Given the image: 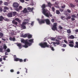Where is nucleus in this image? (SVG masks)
<instances>
[{
  "mask_svg": "<svg viewBox=\"0 0 78 78\" xmlns=\"http://www.w3.org/2000/svg\"><path fill=\"white\" fill-rule=\"evenodd\" d=\"M10 72H14V70L12 69L10 70Z\"/></svg>",
  "mask_w": 78,
  "mask_h": 78,
  "instance_id": "62",
  "label": "nucleus"
},
{
  "mask_svg": "<svg viewBox=\"0 0 78 78\" xmlns=\"http://www.w3.org/2000/svg\"><path fill=\"white\" fill-rule=\"evenodd\" d=\"M55 43V42H53L52 43H51V44H53L54 47H56V44H54Z\"/></svg>",
  "mask_w": 78,
  "mask_h": 78,
  "instance_id": "42",
  "label": "nucleus"
},
{
  "mask_svg": "<svg viewBox=\"0 0 78 78\" xmlns=\"http://www.w3.org/2000/svg\"><path fill=\"white\" fill-rule=\"evenodd\" d=\"M64 42L65 43H66V44H67L68 43V42H67V41L66 40H64Z\"/></svg>",
  "mask_w": 78,
  "mask_h": 78,
  "instance_id": "50",
  "label": "nucleus"
},
{
  "mask_svg": "<svg viewBox=\"0 0 78 78\" xmlns=\"http://www.w3.org/2000/svg\"><path fill=\"white\" fill-rule=\"evenodd\" d=\"M4 20L5 21H9V19H8V18H5L4 19Z\"/></svg>",
  "mask_w": 78,
  "mask_h": 78,
  "instance_id": "37",
  "label": "nucleus"
},
{
  "mask_svg": "<svg viewBox=\"0 0 78 78\" xmlns=\"http://www.w3.org/2000/svg\"><path fill=\"white\" fill-rule=\"evenodd\" d=\"M21 42L25 44V45L23 46L25 48H27L29 46H30L33 43H34V39H30L28 40L27 39L26 40H22Z\"/></svg>",
  "mask_w": 78,
  "mask_h": 78,
  "instance_id": "1",
  "label": "nucleus"
},
{
  "mask_svg": "<svg viewBox=\"0 0 78 78\" xmlns=\"http://www.w3.org/2000/svg\"><path fill=\"white\" fill-rule=\"evenodd\" d=\"M28 23V22L27 23L26 22H23L22 23V25H25L26 24H27V23Z\"/></svg>",
  "mask_w": 78,
  "mask_h": 78,
  "instance_id": "47",
  "label": "nucleus"
},
{
  "mask_svg": "<svg viewBox=\"0 0 78 78\" xmlns=\"http://www.w3.org/2000/svg\"><path fill=\"white\" fill-rule=\"evenodd\" d=\"M66 19V20H68L69 19H71V16H68Z\"/></svg>",
  "mask_w": 78,
  "mask_h": 78,
  "instance_id": "34",
  "label": "nucleus"
},
{
  "mask_svg": "<svg viewBox=\"0 0 78 78\" xmlns=\"http://www.w3.org/2000/svg\"><path fill=\"white\" fill-rule=\"evenodd\" d=\"M6 48H7V46L6 45H4L3 46V49L4 50H6Z\"/></svg>",
  "mask_w": 78,
  "mask_h": 78,
  "instance_id": "28",
  "label": "nucleus"
},
{
  "mask_svg": "<svg viewBox=\"0 0 78 78\" xmlns=\"http://www.w3.org/2000/svg\"><path fill=\"white\" fill-rule=\"evenodd\" d=\"M3 48H0V52H3Z\"/></svg>",
  "mask_w": 78,
  "mask_h": 78,
  "instance_id": "44",
  "label": "nucleus"
},
{
  "mask_svg": "<svg viewBox=\"0 0 78 78\" xmlns=\"http://www.w3.org/2000/svg\"><path fill=\"white\" fill-rule=\"evenodd\" d=\"M34 24V23L33 22H32V23H31V25L33 26V25Z\"/></svg>",
  "mask_w": 78,
  "mask_h": 78,
  "instance_id": "63",
  "label": "nucleus"
},
{
  "mask_svg": "<svg viewBox=\"0 0 78 78\" xmlns=\"http://www.w3.org/2000/svg\"><path fill=\"white\" fill-rule=\"evenodd\" d=\"M27 9L28 11H28V12H32L33 9H34V8L32 7V8H31L30 7H28L27 8Z\"/></svg>",
  "mask_w": 78,
  "mask_h": 78,
  "instance_id": "9",
  "label": "nucleus"
},
{
  "mask_svg": "<svg viewBox=\"0 0 78 78\" xmlns=\"http://www.w3.org/2000/svg\"><path fill=\"white\" fill-rule=\"evenodd\" d=\"M60 11H61V12H63V11H64V10L62 9H60Z\"/></svg>",
  "mask_w": 78,
  "mask_h": 78,
  "instance_id": "55",
  "label": "nucleus"
},
{
  "mask_svg": "<svg viewBox=\"0 0 78 78\" xmlns=\"http://www.w3.org/2000/svg\"><path fill=\"white\" fill-rule=\"evenodd\" d=\"M8 53H7V52H5V55H8Z\"/></svg>",
  "mask_w": 78,
  "mask_h": 78,
  "instance_id": "60",
  "label": "nucleus"
},
{
  "mask_svg": "<svg viewBox=\"0 0 78 78\" xmlns=\"http://www.w3.org/2000/svg\"><path fill=\"white\" fill-rule=\"evenodd\" d=\"M51 21L53 23V22H55V20L54 19H52V20H51Z\"/></svg>",
  "mask_w": 78,
  "mask_h": 78,
  "instance_id": "52",
  "label": "nucleus"
},
{
  "mask_svg": "<svg viewBox=\"0 0 78 78\" xmlns=\"http://www.w3.org/2000/svg\"><path fill=\"white\" fill-rule=\"evenodd\" d=\"M59 28L60 30H62V27L61 26H59Z\"/></svg>",
  "mask_w": 78,
  "mask_h": 78,
  "instance_id": "56",
  "label": "nucleus"
},
{
  "mask_svg": "<svg viewBox=\"0 0 78 78\" xmlns=\"http://www.w3.org/2000/svg\"><path fill=\"white\" fill-rule=\"evenodd\" d=\"M12 23L13 24H14V25H16V26H17L18 24L17 22V21H16L15 20H13V21H12Z\"/></svg>",
  "mask_w": 78,
  "mask_h": 78,
  "instance_id": "13",
  "label": "nucleus"
},
{
  "mask_svg": "<svg viewBox=\"0 0 78 78\" xmlns=\"http://www.w3.org/2000/svg\"><path fill=\"white\" fill-rule=\"evenodd\" d=\"M27 37L28 39H30V38H32V35L27 34Z\"/></svg>",
  "mask_w": 78,
  "mask_h": 78,
  "instance_id": "20",
  "label": "nucleus"
},
{
  "mask_svg": "<svg viewBox=\"0 0 78 78\" xmlns=\"http://www.w3.org/2000/svg\"><path fill=\"white\" fill-rule=\"evenodd\" d=\"M19 61H20V62H23V60H22V59L19 58Z\"/></svg>",
  "mask_w": 78,
  "mask_h": 78,
  "instance_id": "43",
  "label": "nucleus"
},
{
  "mask_svg": "<svg viewBox=\"0 0 78 78\" xmlns=\"http://www.w3.org/2000/svg\"><path fill=\"white\" fill-rule=\"evenodd\" d=\"M71 17H73V18H75L76 17V16L74 15H71Z\"/></svg>",
  "mask_w": 78,
  "mask_h": 78,
  "instance_id": "41",
  "label": "nucleus"
},
{
  "mask_svg": "<svg viewBox=\"0 0 78 78\" xmlns=\"http://www.w3.org/2000/svg\"><path fill=\"white\" fill-rule=\"evenodd\" d=\"M59 3H58V2H55V5H58Z\"/></svg>",
  "mask_w": 78,
  "mask_h": 78,
  "instance_id": "53",
  "label": "nucleus"
},
{
  "mask_svg": "<svg viewBox=\"0 0 78 78\" xmlns=\"http://www.w3.org/2000/svg\"><path fill=\"white\" fill-rule=\"evenodd\" d=\"M39 45L42 48H45V47L48 48L49 47V45H48L46 42H44L43 43H41Z\"/></svg>",
  "mask_w": 78,
  "mask_h": 78,
  "instance_id": "3",
  "label": "nucleus"
},
{
  "mask_svg": "<svg viewBox=\"0 0 78 78\" xmlns=\"http://www.w3.org/2000/svg\"><path fill=\"white\" fill-rule=\"evenodd\" d=\"M43 14H44V16H46V17H48V18L50 17V16H49V13H48V12H47L46 10L43 11Z\"/></svg>",
  "mask_w": 78,
  "mask_h": 78,
  "instance_id": "5",
  "label": "nucleus"
},
{
  "mask_svg": "<svg viewBox=\"0 0 78 78\" xmlns=\"http://www.w3.org/2000/svg\"><path fill=\"white\" fill-rule=\"evenodd\" d=\"M4 9H5V10H8V9H9V8L6 6H4Z\"/></svg>",
  "mask_w": 78,
  "mask_h": 78,
  "instance_id": "32",
  "label": "nucleus"
},
{
  "mask_svg": "<svg viewBox=\"0 0 78 78\" xmlns=\"http://www.w3.org/2000/svg\"><path fill=\"white\" fill-rule=\"evenodd\" d=\"M4 17L3 16H0V21H3V20H4Z\"/></svg>",
  "mask_w": 78,
  "mask_h": 78,
  "instance_id": "19",
  "label": "nucleus"
},
{
  "mask_svg": "<svg viewBox=\"0 0 78 78\" xmlns=\"http://www.w3.org/2000/svg\"><path fill=\"white\" fill-rule=\"evenodd\" d=\"M20 2L21 3H24L25 2V0H20Z\"/></svg>",
  "mask_w": 78,
  "mask_h": 78,
  "instance_id": "46",
  "label": "nucleus"
},
{
  "mask_svg": "<svg viewBox=\"0 0 78 78\" xmlns=\"http://www.w3.org/2000/svg\"><path fill=\"white\" fill-rule=\"evenodd\" d=\"M68 37V39H73L75 38V37L72 35Z\"/></svg>",
  "mask_w": 78,
  "mask_h": 78,
  "instance_id": "12",
  "label": "nucleus"
},
{
  "mask_svg": "<svg viewBox=\"0 0 78 78\" xmlns=\"http://www.w3.org/2000/svg\"><path fill=\"white\" fill-rule=\"evenodd\" d=\"M51 41H55V39L53 38H51Z\"/></svg>",
  "mask_w": 78,
  "mask_h": 78,
  "instance_id": "54",
  "label": "nucleus"
},
{
  "mask_svg": "<svg viewBox=\"0 0 78 78\" xmlns=\"http://www.w3.org/2000/svg\"><path fill=\"white\" fill-rule=\"evenodd\" d=\"M75 20V18H71V20H72V21H74Z\"/></svg>",
  "mask_w": 78,
  "mask_h": 78,
  "instance_id": "58",
  "label": "nucleus"
},
{
  "mask_svg": "<svg viewBox=\"0 0 78 78\" xmlns=\"http://www.w3.org/2000/svg\"><path fill=\"white\" fill-rule=\"evenodd\" d=\"M48 5L49 7H50V8H51V6L53 5L51 4L50 2H48Z\"/></svg>",
  "mask_w": 78,
  "mask_h": 78,
  "instance_id": "21",
  "label": "nucleus"
},
{
  "mask_svg": "<svg viewBox=\"0 0 78 78\" xmlns=\"http://www.w3.org/2000/svg\"><path fill=\"white\" fill-rule=\"evenodd\" d=\"M49 16L50 17H52L53 16L51 14H50V13H49Z\"/></svg>",
  "mask_w": 78,
  "mask_h": 78,
  "instance_id": "57",
  "label": "nucleus"
},
{
  "mask_svg": "<svg viewBox=\"0 0 78 78\" xmlns=\"http://www.w3.org/2000/svg\"><path fill=\"white\" fill-rule=\"evenodd\" d=\"M52 10L53 12H55V8L54 7H52Z\"/></svg>",
  "mask_w": 78,
  "mask_h": 78,
  "instance_id": "38",
  "label": "nucleus"
},
{
  "mask_svg": "<svg viewBox=\"0 0 78 78\" xmlns=\"http://www.w3.org/2000/svg\"><path fill=\"white\" fill-rule=\"evenodd\" d=\"M67 33L69 34L71 33V31L70 29H69L67 30Z\"/></svg>",
  "mask_w": 78,
  "mask_h": 78,
  "instance_id": "35",
  "label": "nucleus"
},
{
  "mask_svg": "<svg viewBox=\"0 0 78 78\" xmlns=\"http://www.w3.org/2000/svg\"><path fill=\"white\" fill-rule=\"evenodd\" d=\"M21 27L23 28V29H26V27L23 24H21Z\"/></svg>",
  "mask_w": 78,
  "mask_h": 78,
  "instance_id": "23",
  "label": "nucleus"
},
{
  "mask_svg": "<svg viewBox=\"0 0 78 78\" xmlns=\"http://www.w3.org/2000/svg\"><path fill=\"white\" fill-rule=\"evenodd\" d=\"M41 8H42V10L43 11V12L46 11V10L45 9V8H46V6L45 4H43L42 5Z\"/></svg>",
  "mask_w": 78,
  "mask_h": 78,
  "instance_id": "8",
  "label": "nucleus"
},
{
  "mask_svg": "<svg viewBox=\"0 0 78 78\" xmlns=\"http://www.w3.org/2000/svg\"><path fill=\"white\" fill-rule=\"evenodd\" d=\"M2 3H3V2H2V1L0 0V5H1L2 4Z\"/></svg>",
  "mask_w": 78,
  "mask_h": 78,
  "instance_id": "61",
  "label": "nucleus"
},
{
  "mask_svg": "<svg viewBox=\"0 0 78 78\" xmlns=\"http://www.w3.org/2000/svg\"><path fill=\"white\" fill-rule=\"evenodd\" d=\"M0 11L1 12H2L3 11V9L2 7H0Z\"/></svg>",
  "mask_w": 78,
  "mask_h": 78,
  "instance_id": "49",
  "label": "nucleus"
},
{
  "mask_svg": "<svg viewBox=\"0 0 78 78\" xmlns=\"http://www.w3.org/2000/svg\"><path fill=\"white\" fill-rule=\"evenodd\" d=\"M6 51L8 53H9V52L10 51V49L9 48H8L6 50Z\"/></svg>",
  "mask_w": 78,
  "mask_h": 78,
  "instance_id": "39",
  "label": "nucleus"
},
{
  "mask_svg": "<svg viewBox=\"0 0 78 78\" xmlns=\"http://www.w3.org/2000/svg\"><path fill=\"white\" fill-rule=\"evenodd\" d=\"M38 21L40 24H42L43 23H45V19H38Z\"/></svg>",
  "mask_w": 78,
  "mask_h": 78,
  "instance_id": "6",
  "label": "nucleus"
},
{
  "mask_svg": "<svg viewBox=\"0 0 78 78\" xmlns=\"http://www.w3.org/2000/svg\"><path fill=\"white\" fill-rule=\"evenodd\" d=\"M63 47L64 48L66 47H67V45H66V44H64L63 45Z\"/></svg>",
  "mask_w": 78,
  "mask_h": 78,
  "instance_id": "48",
  "label": "nucleus"
},
{
  "mask_svg": "<svg viewBox=\"0 0 78 78\" xmlns=\"http://www.w3.org/2000/svg\"><path fill=\"white\" fill-rule=\"evenodd\" d=\"M45 22L47 25H50V21L49 19H45Z\"/></svg>",
  "mask_w": 78,
  "mask_h": 78,
  "instance_id": "7",
  "label": "nucleus"
},
{
  "mask_svg": "<svg viewBox=\"0 0 78 78\" xmlns=\"http://www.w3.org/2000/svg\"><path fill=\"white\" fill-rule=\"evenodd\" d=\"M15 20L17 21L18 23H20V22H21V20L18 18H15Z\"/></svg>",
  "mask_w": 78,
  "mask_h": 78,
  "instance_id": "15",
  "label": "nucleus"
},
{
  "mask_svg": "<svg viewBox=\"0 0 78 78\" xmlns=\"http://www.w3.org/2000/svg\"><path fill=\"white\" fill-rule=\"evenodd\" d=\"M52 30L55 31L57 29V23H54L53 25L51 28Z\"/></svg>",
  "mask_w": 78,
  "mask_h": 78,
  "instance_id": "4",
  "label": "nucleus"
},
{
  "mask_svg": "<svg viewBox=\"0 0 78 78\" xmlns=\"http://www.w3.org/2000/svg\"><path fill=\"white\" fill-rule=\"evenodd\" d=\"M75 1L76 3H78V0H75Z\"/></svg>",
  "mask_w": 78,
  "mask_h": 78,
  "instance_id": "64",
  "label": "nucleus"
},
{
  "mask_svg": "<svg viewBox=\"0 0 78 78\" xmlns=\"http://www.w3.org/2000/svg\"><path fill=\"white\" fill-rule=\"evenodd\" d=\"M23 13H27V12H28V11L27 8H25L23 10Z\"/></svg>",
  "mask_w": 78,
  "mask_h": 78,
  "instance_id": "14",
  "label": "nucleus"
},
{
  "mask_svg": "<svg viewBox=\"0 0 78 78\" xmlns=\"http://www.w3.org/2000/svg\"><path fill=\"white\" fill-rule=\"evenodd\" d=\"M17 45L19 48L20 49H21L22 46V44L21 43H17Z\"/></svg>",
  "mask_w": 78,
  "mask_h": 78,
  "instance_id": "11",
  "label": "nucleus"
},
{
  "mask_svg": "<svg viewBox=\"0 0 78 78\" xmlns=\"http://www.w3.org/2000/svg\"><path fill=\"white\" fill-rule=\"evenodd\" d=\"M6 10L5 9H4L3 10V12H6Z\"/></svg>",
  "mask_w": 78,
  "mask_h": 78,
  "instance_id": "59",
  "label": "nucleus"
},
{
  "mask_svg": "<svg viewBox=\"0 0 78 78\" xmlns=\"http://www.w3.org/2000/svg\"><path fill=\"white\" fill-rule=\"evenodd\" d=\"M48 48H51V50L52 51H54L55 50V49H54V48L53 47H51V46L49 45Z\"/></svg>",
  "mask_w": 78,
  "mask_h": 78,
  "instance_id": "26",
  "label": "nucleus"
},
{
  "mask_svg": "<svg viewBox=\"0 0 78 78\" xmlns=\"http://www.w3.org/2000/svg\"><path fill=\"white\" fill-rule=\"evenodd\" d=\"M66 7V6L65 5H62L61 6L62 8H65Z\"/></svg>",
  "mask_w": 78,
  "mask_h": 78,
  "instance_id": "51",
  "label": "nucleus"
},
{
  "mask_svg": "<svg viewBox=\"0 0 78 78\" xmlns=\"http://www.w3.org/2000/svg\"><path fill=\"white\" fill-rule=\"evenodd\" d=\"M76 45H75V46H74V48H78V42L76 41Z\"/></svg>",
  "mask_w": 78,
  "mask_h": 78,
  "instance_id": "18",
  "label": "nucleus"
},
{
  "mask_svg": "<svg viewBox=\"0 0 78 78\" xmlns=\"http://www.w3.org/2000/svg\"><path fill=\"white\" fill-rule=\"evenodd\" d=\"M13 16H15L17 14V12H12Z\"/></svg>",
  "mask_w": 78,
  "mask_h": 78,
  "instance_id": "27",
  "label": "nucleus"
},
{
  "mask_svg": "<svg viewBox=\"0 0 78 78\" xmlns=\"http://www.w3.org/2000/svg\"><path fill=\"white\" fill-rule=\"evenodd\" d=\"M68 42L69 44H74V42H73V40H68Z\"/></svg>",
  "mask_w": 78,
  "mask_h": 78,
  "instance_id": "17",
  "label": "nucleus"
},
{
  "mask_svg": "<svg viewBox=\"0 0 78 78\" xmlns=\"http://www.w3.org/2000/svg\"><path fill=\"white\" fill-rule=\"evenodd\" d=\"M70 6L71 8H75V5L72 4H70Z\"/></svg>",
  "mask_w": 78,
  "mask_h": 78,
  "instance_id": "31",
  "label": "nucleus"
},
{
  "mask_svg": "<svg viewBox=\"0 0 78 78\" xmlns=\"http://www.w3.org/2000/svg\"><path fill=\"white\" fill-rule=\"evenodd\" d=\"M69 47H73L74 46V45L73 44H69Z\"/></svg>",
  "mask_w": 78,
  "mask_h": 78,
  "instance_id": "33",
  "label": "nucleus"
},
{
  "mask_svg": "<svg viewBox=\"0 0 78 78\" xmlns=\"http://www.w3.org/2000/svg\"><path fill=\"white\" fill-rule=\"evenodd\" d=\"M57 41V42H55L54 43V44H57V45H59V44H60V43L59 42V40H56Z\"/></svg>",
  "mask_w": 78,
  "mask_h": 78,
  "instance_id": "22",
  "label": "nucleus"
},
{
  "mask_svg": "<svg viewBox=\"0 0 78 78\" xmlns=\"http://www.w3.org/2000/svg\"><path fill=\"white\" fill-rule=\"evenodd\" d=\"M3 34L0 32V38H2V37H3Z\"/></svg>",
  "mask_w": 78,
  "mask_h": 78,
  "instance_id": "24",
  "label": "nucleus"
},
{
  "mask_svg": "<svg viewBox=\"0 0 78 78\" xmlns=\"http://www.w3.org/2000/svg\"><path fill=\"white\" fill-rule=\"evenodd\" d=\"M9 39L10 41H15L16 38H15V37H13V38H12V37H10L9 38Z\"/></svg>",
  "mask_w": 78,
  "mask_h": 78,
  "instance_id": "16",
  "label": "nucleus"
},
{
  "mask_svg": "<svg viewBox=\"0 0 78 78\" xmlns=\"http://www.w3.org/2000/svg\"><path fill=\"white\" fill-rule=\"evenodd\" d=\"M7 16L9 17H12V13L11 12L7 14Z\"/></svg>",
  "mask_w": 78,
  "mask_h": 78,
  "instance_id": "10",
  "label": "nucleus"
},
{
  "mask_svg": "<svg viewBox=\"0 0 78 78\" xmlns=\"http://www.w3.org/2000/svg\"><path fill=\"white\" fill-rule=\"evenodd\" d=\"M67 12H68L69 13H70V12H71V11L69 10V9H67Z\"/></svg>",
  "mask_w": 78,
  "mask_h": 78,
  "instance_id": "45",
  "label": "nucleus"
},
{
  "mask_svg": "<svg viewBox=\"0 0 78 78\" xmlns=\"http://www.w3.org/2000/svg\"><path fill=\"white\" fill-rule=\"evenodd\" d=\"M4 5L5 6H8V3L7 2H5L4 3Z\"/></svg>",
  "mask_w": 78,
  "mask_h": 78,
  "instance_id": "36",
  "label": "nucleus"
},
{
  "mask_svg": "<svg viewBox=\"0 0 78 78\" xmlns=\"http://www.w3.org/2000/svg\"><path fill=\"white\" fill-rule=\"evenodd\" d=\"M19 10H20V9H22V6H19Z\"/></svg>",
  "mask_w": 78,
  "mask_h": 78,
  "instance_id": "40",
  "label": "nucleus"
},
{
  "mask_svg": "<svg viewBox=\"0 0 78 78\" xmlns=\"http://www.w3.org/2000/svg\"><path fill=\"white\" fill-rule=\"evenodd\" d=\"M13 6L14 8H15V10L16 11H19V8L18 7L19 6V4L17 2H14L13 4Z\"/></svg>",
  "mask_w": 78,
  "mask_h": 78,
  "instance_id": "2",
  "label": "nucleus"
},
{
  "mask_svg": "<svg viewBox=\"0 0 78 78\" xmlns=\"http://www.w3.org/2000/svg\"><path fill=\"white\" fill-rule=\"evenodd\" d=\"M19 58H14V61H19Z\"/></svg>",
  "mask_w": 78,
  "mask_h": 78,
  "instance_id": "30",
  "label": "nucleus"
},
{
  "mask_svg": "<svg viewBox=\"0 0 78 78\" xmlns=\"http://www.w3.org/2000/svg\"><path fill=\"white\" fill-rule=\"evenodd\" d=\"M27 35H28V34H26L23 35L22 37H24V38L27 37Z\"/></svg>",
  "mask_w": 78,
  "mask_h": 78,
  "instance_id": "25",
  "label": "nucleus"
},
{
  "mask_svg": "<svg viewBox=\"0 0 78 78\" xmlns=\"http://www.w3.org/2000/svg\"><path fill=\"white\" fill-rule=\"evenodd\" d=\"M56 14H60V12H59V10H56Z\"/></svg>",
  "mask_w": 78,
  "mask_h": 78,
  "instance_id": "29",
  "label": "nucleus"
}]
</instances>
